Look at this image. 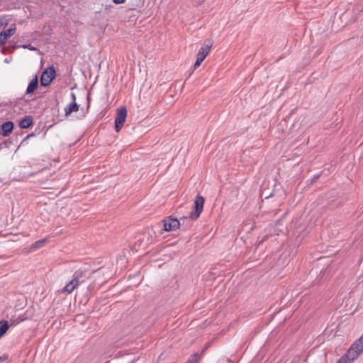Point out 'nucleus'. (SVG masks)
<instances>
[{
	"label": "nucleus",
	"instance_id": "bb28decb",
	"mask_svg": "<svg viewBox=\"0 0 363 363\" xmlns=\"http://www.w3.org/2000/svg\"><path fill=\"white\" fill-rule=\"evenodd\" d=\"M2 148V144H0V150Z\"/></svg>",
	"mask_w": 363,
	"mask_h": 363
},
{
	"label": "nucleus",
	"instance_id": "aec40b11",
	"mask_svg": "<svg viewBox=\"0 0 363 363\" xmlns=\"http://www.w3.org/2000/svg\"><path fill=\"white\" fill-rule=\"evenodd\" d=\"M9 143H11V142H9L8 140H5L4 142H2L1 144H2V148L4 147H8V144Z\"/></svg>",
	"mask_w": 363,
	"mask_h": 363
},
{
	"label": "nucleus",
	"instance_id": "6ab92c4d",
	"mask_svg": "<svg viewBox=\"0 0 363 363\" xmlns=\"http://www.w3.org/2000/svg\"><path fill=\"white\" fill-rule=\"evenodd\" d=\"M320 177V174H316L313 176V177L311 179V183H314L318 179V178Z\"/></svg>",
	"mask_w": 363,
	"mask_h": 363
},
{
	"label": "nucleus",
	"instance_id": "39448f33",
	"mask_svg": "<svg viewBox=\"0 0 363 363\" xmlns=\"http://www.w3.org/2000/svg\"><path fill=\"white\" fill-rule=\"evenodd\" d=\"M163 228L162 230L167 232H170L179 228L181 226L180 220L177 218L169 216L162 220Z\"/></svg>",
	"mask_w": 363,
	"mask_h": 363
},
{
	"label": "nucleus",
	"instance_id": "6e6552de",
	"mask_svg": "<svg viewBox=\"0 0 363 363\" xmlns=\"http://www.w3.org/2000/svg\"><path fill=\"white\" fill-rule=\"evenodd\" d=\"M14 124L12 121H6L1 124L0 134L4 137L9 136L13 131Z\"/></svg>",
	"mask_w": 363,
	"mask_h": 363
},
{
	"label": "nucleus",
	"instance_id": "4468645a",
	"mask_svg": "<svg viewBox=\"0 0 363 363\" xmlns=\"http://www.w3.org/2000/svg\"><path fill=\"white\" fill-rule=\"evenodd\" d=\"M45 240H40L37 242H35L33 245V247H42L43 245V244L45 242Z\"/></svg>",
	"mask_w": 363,
	"mask_h": 363
},
{
	"label": "nucleus",
	"instance_id": "f03ea898",
	"mask_svg": "<svg viewBox=\"0 0 363 363\" xmlns=\"http://www.w3.org/2000/svg\"><path fill=\"white\" fill-rule=\"evenodd\" d=\"M205 199L204 198L198 194L194 201V211L191 212L188 217L183 216L180 218L181 226L186 225V226L191 225V221L197 220L203 210Z\"/></svg>",
	"mask_w": 363,
	"mask_h": 363
},
{
	"label": "nucleus",
	"instance_id": "393cba45",
	"mask_svg": "<svg viewBox=\"0 0 363 363\" xmlns=\"http://www.w3.org/2000/svg\"><path fill=\"white\" fill-rule=\"evenodd\" d=\"M0 359H6V357H0Z\"/></svg>",
	"mask_w": 363,
	"mask_h": 363
},
{
	"label": "nucleus",
	"instance_id": "0eeeda50",
	"mask_svg": "<svg viewBox=\"0 0 363 363\" xmlns=\"http://www.w3.org/2000/svg\"><path fill=\"white\" fill-rule=\"evenodd\" d=\"M213 41L211 39H206L204 44L201 46L199 50L196 57L204 60L206 56L208 55L210 50L213 45Z\"/></svg>",
	"mask_w": 363,
	"mask_h": 363
},
{
	"label": "nucleus",
	"instance_id": "423d86ee",
	"mask_svg": "<svg viewBox=\"0 0 363 363\" xmlns=\"http://www.w3.org/2000/svg\"><path fill=\"white\" fill-rule=\"evenodd\" d=\"M82 274L81 272H76L73 275L72 279L62 289V292L71 294L79 286L80 283L79 278L82 277Z\"/></svg>",
	"mask_w": 363,
	"mask_h": 363
},
{
	"label": "nucleus",
	"instance_id": "dca6fc26",
	"mask_svg": "<svg viewBox=\"0 0 363 363\" xmlns=\"http://www.w3.org/2000/svg\"><path fill=\"white\" fill-rule=\"evenodd\" d=\"M203 61V60L196 57V62L194 63V69L198 68L201 65V64L202 63Z\"/></svg>",
	"mask_w": 363,
	"mask_h": 363
},
{
	"label": "nucleus",
	"instance_id": "9d476101",
	"mask_svg": "<svg viewBox=\"0 0 363 363\" xmlns=\"http://www.w3.org/2000/svg\"><path fill=\"white\" fill-rule=\"evenodd\" d=\"M18 125L22 129L28 128L33 125V118L31 116H26L19 121Z\"/></svg>",
	"mask_w": 363,
	"mask_h": 363
},
{
	"label": "nucleus",
	"instance_id": "f8f14e48",
	"mask_svg": "<svg viewBox=\"0 0 363 363\" xmlns=\"http://www.w3.org/2000/svg\"><path fill=\"white\" fill-rule=\"evenodd\" d=\"M79 106L76 101H72L69 105L65 108V112L66 116H69L73 112L79 111Z\"/></svg>",
	"mask_w": 363,
	"mask_h": 363
},
{
	"label": "nucleus",
	"instance_id": "4be33fe9",
	"mask_svg": "<svg viewBox=\"0 0 363 363\" xmlns=\"http://www.w3.org/2000/svg\"><path fill=\"white\" fill-rule=\"evenodd\" d=\"M86 99H87V106L89 108V105H90V101H91V98H90V94H87Z\"/></svg>",
	"mask_w": 363,
	"mask_h": 363
},
{
	"label": "nucleus",
	"instance_id": "a878e982",
	"mask_svg": "<svg viewBox=\"0 0 363 363\" xmlns=\"http://www.w3.org/2000/svg\"><path fill=\"white\" fill-rule=\"evenodd\" d=\"M0 359H6V357H0Z\"/></svg>",
	"mask_w": 363,
	"mask_h": 363
},
{
	"label": "nucleus",
	"instance_id": "a211bd4d",
	"mask_svg": "<svg viewBox=\"0 0 363 363\" xmlns=\"http://www.w3.org/2000/svg\"><path fill=\"white\" fill-rule=\"evenodd\" d=\"M35 136V133H32L30 134H28L26 137L24 138V139L21 141V145L23 144L24 142H26L28 138H32Z\"/></svg>",
	"mask_w": 363,
	"mask_h": 363
},
{
	"label": "nucleus",
	"instance_id": "5701e85b",
	"mask_svg": "<svg viewBox=\"0 0 363 363\" xmlns=\"http://www.w3.org/2000/svg\"><path fill=\"white\" fill-rule=\"evenodd\" d=\"M71 98L72 101H76V94L74 92L71 93Z\"/></svg>",
	"mask_w": 363,
	"mask_h": 363
},
{
	"label": "nucleus",
	"instance_id": "f3484780",
	"mask_svg": "<svg viewBox=\"0 0 363 363\" xmlns=\"http://www.w3.org/2000/svg\"><path fill=\"white\" fill-rule=\"evenodd\" d=\"M22 47L23 48L28 49L29 50H32V51L37 50L36 48L32 46L30 44H29V45H22Z\"/></svg>",
	"mask_w": 363,
	"mask_h": 363
},
{
	"label": "nucleus",
	"instance_id": "f257e3e1",
	"mask_svg": "<svg viewBox=\"0 0 363 363\" xmlns=\"http://www.w3.org/2000/svg\"><path fill=\"white\" fill-rule=\"evenodd\" d=\"M363 353V335L348 349L337 363H352Z\"/></svg>",
	"mask_w": 363,
	"mask_h": 363
},
{
	"label": "nucleus",
	"instance_id": "9b49d317",
	"mask_svg": "<svg viewBox=\"0 0 363 363\" xmlns=\"http://www.w3.org/2000/svg\"><path fill=\"white\" fill-rule=\"evenodd\" d=\"M38 86V77L35 76L28 84V86L26 89V94H30L33 93Z\"/></svg>",
	"mask_w": 363,
	"mask_h": 363
},
{
	"label": "nucleus",
	"instance_id": "20e7f679",
	"mask_svg": "<svg viewBox=\"0 0 363 363\" xmlns=\"http://www.w3.org/2000/svg\"><path fill=\"white\" fill-rule=\"evenodd\" d=\"M127 117V108L125 106H122L117 111V116L115 119V130L118 133L124 123L125 122Z\"/></svg>",
	"mask_w": 363,
	"mask_h": 363
},
{
	"label": "nucleus",
	"instance_id": "1a4fd4ad",
	"mask_svg": "<svg viewBox=\"0 0 363 363\" xmlns=\"http://www.w3.org/2000/svg\"><path fill=\"white\" fill-rule=\"evenodd\" d=\"M16 31L15 25L13 27L9 28L7 30H4L0 32V45H4L5 42L12 36Z\"/></svg>",
	"mask_w": 363,
	"mask_h": 363
},
{
	"label": "nucleus",
	"instance_id": "b1692460",
	"mask_svg": "<svg viewBox=\"0 0 363 363\" xmlns=\"http://www.w3.org/2000/svg\"><path fill=\"white\" fill-rule=\"evenodd\" d=\"M0 359H6V357H0Z\"/></svg>",
	"mask_w": 363,
	"mask_h": 363
},
{
	"label": "nucleus",
	"instance_id": "ddd939ff",
	"mask_svg": "<svg viewBox=\"0 0 363 363\" xmlns=\"http://www.w3.org/2000/svg\"><path fill=\"white\" fill-rule=\"evenodd\" d=\"M9 325L7 321H0V338L7 332Z\"/></svg>",
	"mask_w": 363,
	"mask_h": 363
},
{
	"label": "nucleus",
	"instance_id": "2eb2a0df",
	"mask_svg": "<svg viewBox=\"0 0 363 363\" xmlns=\"http://www.w3.org/2000/svg\"><path fill=\"white\" fill-rule=\"evenodd\" d=\"M198 355V353H194L191 358L187 361L186 363H197L196 357Z\"/></svg>",
	"mask_w": 363,
	"mask_h": 363
},
{
	"label": "nucleus",
	"instance_id": "412c9836",
	"mask_svg": "<svg viewBox=\"0 0 363 363\" xmlns=\"http://www.w3.org/2000/svg\"><path fill=\"white\" fill-rule=\"evenodd\" d=\"M113 1L116 4H121L125 1V0H113Z\"/></svg>",
	"mask_w": 363,
	"mask_h": 363
},
{
	"label": "nucleus",
	"instance_id": "7ed1b4c3",
	"mask_svg": "<svg viewBox=\"0 0 363 363\" xmlns=\"http://www.w3.org/2000/svg\"><path fill=\"white\" fill-rule=\"evenodd\" d=\"M56 77V71L53 66L48 67L43 72L40 77V84L42 86H49Z\"/></svg>",
	"mask_w": 363,
	"mask_h": 363
}]
</instances>
